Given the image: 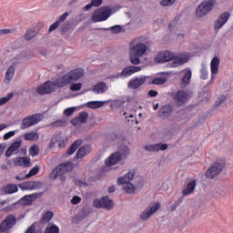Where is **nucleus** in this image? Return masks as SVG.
<instances>
[{
	"label": "nucleus",
	"mask_w": 233,
	"mask_h": 233,
	"mask_svg": "<svg viewBox=\"0 0 233 233\" xmlns=\"http://www.w3.org/2000/svg\"><path fill=\"white\" fill-rule=\"evenodd\" d=\"M59 137H60L57 135V133L54 134L51 137V142L49 143L48 147L54 148V147L56 146V143H57Z\"/></svg>",
	"instance_id": "nucleus-47"
},
{
	"label": "nucleus",
	"mask_w": 233,
	"mask_h": 233,
	"mask_svg": "<svg viewBox=\"0 0 233 233\" xmlns=\"http://www.w3.org/2000/svg\"><path fill=\"white\" fill-rule=\"evenodd\" d=\"M31 165V162H30V158L29 157H22V167H30Z\"/></svg>",
	"instance_id": "nucleus-61"
},
{
	"label": "nucleus",
	"mask_w": 233,
	"mask_h": 233,
	"mask_svg": "<svg viewBox=\"0 0 233 233\" xmlns=\"http://www.w3.org/2000/svg\"><path fill=\"white\" fill-rule=\"evenodd\" d=\"M173 110L174 107L172 106V105L166 104L165 106H162L158 110V117H161V119H167V117H170L172 116Z\"/></svg>",
	"instance_id": "nucleus-14"
},
{
	"label": "nucleus",
	"mask_w": 233,
	"mask_h": 233,
	"mask_svg": "<svg viewBox=\"0 0 233 233\" xmlns=\"http://www.w3.org/2000/svg\"><path fill=\"white\" fill-rule=\"evenodd\" d=\"M68 15H69L68 12L64 13L62 15L58 17V19L56 20V23H58L59 25H61V23H65Z\"/></svg>",
	"instance_id": "nucleus-55"
},
{
	"label": "nucleus",
	"mask_w": 233,
	"mask_h": 233,
	"mask_svg": "<svg viewBox=\"0 0 233 233\" xmlns=\"http://www.w3.org/2000/svg\"><path fill=\"white\" fill-rule=\"evenodd\" d=\"M39 170H41V167L39 166H35L33 168L30 169L29 173L25 174V179H30V177L37 176V174H39Z\"/></svg>",
	"instance_id": "nucleus-32"
},
{
	"label": "nucleus",
	"mask_w": 233,
	"mask_h": 233,
	"mask_svg": "<svg viewBox=\"0 0 233 233\" xmlns=\"http://www.w3.org/2000/svg\"><path fill=\"white\" fill-rule=\"evenodd\" d=\"M24 137L25 141H35V139H39V134L29 132V133H25Z\"/></svg>",
	"instance_id": "nucleus-35"
},
{
	"label": "nucleus",
	"mask_w": 233,
	"mask_h": 233,
	"mask_svg": "<svg viewBox=\"0 0 233 233\" xmlns=\"http://www.w3.org/2000/svg\"><path fill=\"white\" fill-rule=\"evenodd\" d=\"M217 0H203L200 5L196 9L197 17H205V15H208L214 7L217 5Z\"/></svg>",
	"instance_id": "nucleus-5"
},
{
	"label": "nucleus",
	"mask_w": 233,
	"mask_h": 233,
	"mask_svg": "<svg viewBox=\"0 0 233 233\" xmlns=\"http://www.w3.org/2000/svg\"><path fill=\"white\" fill-rule=\"evenodd\" d=\"M136 176V170H131L126 174L125 177H119L117 178V183H121V181L124 182H130L132 179H134V177Z\"/></svg>",
	"instance_id": "nucleus-28"
},
{
	"label": "nucleus",
	"mask_w": 233,
	"mask_h": 233,
	"mask_svg": "<svg viewBox=\"0 0 233 233\" xmlns=\"http://www.w3.org/2000/svg\"><path fill=\"white\" fill-rule=\"evenodd\" d=\"M130 156V148L127 147V146L122 145L118 147V150L115 153H113L109 158L108 161H106V165L107 167H114V165H117L119 161L123 159H127Z\"/></svg>",
	"instance_id": "nucleus-4"
},
{
	"label": "nucleus",
	"mask_w": 233,
	"mask_h": 233,
	"mask_svg": "<svg viewBox=\"0 0 233 233\" xmlns=\"http://www.w3.org/2000/svg\"><path fill=\"white\" fill-rule=\"evenodd\" d=\"M167 148H168V144H163V143L145 146V150H147V152H159V150H161L162 152H165V150H167Z\"/></svg>",
	"instance_id": "nucleus-16"
},
{
	"label": "nucleus",
	"mask_w": 233,
	"mask_h": 233,
	"mask_svg": "<svg viewBox=\"0 0 233 233\" xmlns=\"http://www.w3.org/2000/svg\"><path fill=\"white\" fill-rule=\"evenodd\" d=\"M176 3V0H161V6H172Z\"/></svg>",
	"instance_id": "nucleus-57"
},
{
	"label": "nucleus",
	"mask_w": 233,
	"mask_h": 233,
	"mask_svg": "<svg viewBox=\"0 0 233 233\" xmlns=\"http://www.w3.org/2000/svg\"><path fill=\"white\" fill-rule=\"evenodd\" d=\"M159 208H161V204L159 202H155L154 205L147 208V210H149L150 214H156Z\"/></svg>",
	"instance_id": "nucleus-46"
},
{
	"label": "nucleus",
	"mask_w": 233,
	"mask_h": 233,
	"mask_svg": "<svg viewBox=\"0 0 233 233\" xmlns=\"http://www.w3.org/2000/svg\"><path fill=\"white\" fill-rule=\"evenodd\" d=\"M88 216H90V209H88V208H82L80 212L73 218V223L77 225L81 223L85 218H88Z\"/></svg>",
	"instance_id": "nucleus-17"
},
{
	"label": "nucleus",
	"mask_w": 233,
	"mask_h": 233,
	"mask_svg": "<svg viewBox=\"0 0 233 233\" xmlns=\"http://www.w3.org/2000/svg\"><path fill=\"white\" fill-rule=\"evenodd\" d=\"M37 35V32L35 30H27L25 34V41H32V39H35Z\"/></svg>",
	"instance_id": "nucleus-34"
},
{
	"label": "nucleus",
	"mask_w": 233,
	"mask_h": 233,
	"mask_svg": "<svg viewBox=\"0 0 233 233\" xmlns=\"http://www.w3.org/2000/svg\"><path fill=\"white\" fill-rule=\"evenodd\" d=\"M21 140L14 142L11 146L8 147L7 150L5 151V157H10L15 150H19L21 148Z\"/></svg>",
	"instance_id": "nucleus-19"
},
{
	"label": "nucleus",
	"mask_w": 233,
	"mask_h": 233,
	"mask_svg": "<svg viewBox=\"0 0 233 233\" xmlns=\"http://www.w3.org/2000/svg\"><path fill=\"white\" fill-rule=\"evenodd\" d=\"M35 199L34 198V196L32 194L24 196L18 203H22L23 207H28L34 203Z\"/></svg>",
	"instance_id": "nucleus-26"
},
{
	"label": "nucleus",
	"mask_w": 233,
	"mask_h": 233,
	"mask_svg": "<svg viewBox=\"0 0 233 233\" xmlns=\"http://www.w3.org/2000/svg\"><path fill=\"white\" fill-rule=\"evenodd\" d=\"M83 76H85V70L83 68L73 69L66 75L55 79L53 82L47 80L44 84L38 86L36 92L39 96L52 94V92H56L57 88H65V86H68L71 83L79 81Z\"/></svg>",
	"instance_id": "nucleus-1"
},
{
	"label": "nucleus",
	"mask_w": 233,
	"mask_h": 233,
	"mask_svg": "<svg viewBox=\"0 0 233 233\" xmlns=\"http://www.w3.org/2000/svg\"><path fill=\"white\" fill-rule=\"evenodd\" d=\"M13 162L15 163V167H23V157H15Z\"/></svg>",
	"instance_id": "nucleus-59"
},
{
	"label": "nucleus",
	"mask_w": 233,
	"mask_h": 233,
	"mask_svg": "<svg viewBox=\"0 0 233 233\" xmlns=\"http://www.w3.org/2000/svg\"><path fill=\"white\" fill-rule=\"evenodd\" d=\"M74 24L70 21L66 22L64 25H61L60 32L61 34H66L69 30H71Z\"/></svg>",
	"instance_id": "nucleus-36"
},
{
	"label": "nucleus",
	"mask_w": 233,
	"mask_h": 233,
	"mask_svg": "<svg viewBox=\"0 0 233 233\" xmlns=\"http://www.w3.org/2000/svg\"><path fill=\"white\" fill-rule=\"evenodd\" d=\"M31 187L32 190H37L38 188H42L43 187V182H39V181H31Z\"/></svg>",
	"instance_id": "nucleus-52"
},
{
	"label": "nucleus",
	"mask_w": 233,
	"mask_h": 233,
	"mask_svg": "<svg viewBox=\"0 0 233 233\" xmlns=\"http://www.w3.org/2000/svg\"><path fill=\"white\" fill-rule=\"evenodd\" d=\"M192 79V70L187 69L181 79L183 86L190 85V80Z\"/></svg>",
	"instance_id": "nucleus-30"
},
{
	"label": "nucleus",
	"mask_w": 233,
	"mask_h": 233,
	"mask_svg": "<svg viewBox=\"0 0 233 233\" xmlns=\"http://www.w3.org/2000/svg\"><path fill=\"white\" fill-rule=\"evenodd\" d=\"M59 22L56 21L49 26L48 32L51 33L54 32V30H57V28H59Z\"/></svg>",
	"instance_id": "nucleus-62"
},
{
	"label": "nucleus",
	"mask_w": 233,
	"mask_h": 233,
	"mask_svg": "<svg viewBox=\"0 0 233 233\" xmlns=\"http://www.w3.org/2000/svg\"><path fill=\"white\" fill-rule=\"evenodd\" d=\"M76 112V107H68L64 110V116H66L67 117H70L72 114Z\"/></svg>",
	"instance_id": "nucleus-56"
},
{
	"label": "nucleus",
	"mask_w": 233,
	"mask_h": 233,
	"mask_svg": "<svg viewBox=\"0 0 233 233\" xmlns=\"http://www.w3.org/2000/svg\"><path fill=\"white\" fill-rule=\"evenodd\" d=\"M106 90V83L105 82H99L93 87V92H95V94H105Z\"/></svg>",
	"instance_id": "nucleus-27"
},
{
	"label": "nucleus",
	"mask_w": 233,
	"mask_h": 233,
	"mask_svg": "<svg viewBox=\"0 0 233 233\" xmlns=\"http://www.w3.org/2000/svg\"><path fill=\"white\" fill-rule=\"evenodd\" d=\"M106 30H110L112 34H120L121 30H123V27L121 25H113L110 28H107Z\"/></svg>",
	"instance_id": "nucleus-50"
},
{
	"label": "nucleus",
	"mask_w": 233,
	"mask_h": 233,
	"mask_svg": "<svg viewBox=\"0 0 233 233\" xmlns=\"http://www.w3.org/2000/svg\"><path fill=\"white\" fill-rule=\"evenodd\" d=\"M12 97H14V93H9L6 96L0 98V106L6 105V103L12 99Z\"/></svg>",
	"instance_id": "nucleus-45"
},
{
	"label": "nucleus",
	"mask_w": 233,
	"mask_h": 233,
	"mask_svg": "<svg viewBox=\"0 0 233 233\" xmlns=\"http://www.w3.org/2000/svg\"><path fill=\"white\" fill-rule=\"evenodd\" d=\"M44 233H59V227L56 224H48Z\"/></svg>",
	"instance_id": "nucleus-33"
},
{
	"label": "nucleus",
	"mask_w": 233,
	"mask_h": 233,
	"mask_svg": "<svg viewBox=\"0 0 233 233\" xmlns=\"http://www.w3.org/2000/svg\"><path fill=\"white\" fill-rule=\"evenodd\" d=\"M117 185H122L123 190H125V192H127V194H134V192L136 191V187H134V184H132V182L121 181L117 182Z\"/></svg>",
	"instance_id": "nucleus-22"
},
{
	"label": "nucleus",
	"mask_w": 233,
	"mask_h": 233,
	"mask_svg": "<svg viewBox=\"0 0 233 233\" xmlns=\"http://www.w3.org/2000/svg\"><path fill=\"white\" fill-rule=\"evenodd\" d=\"M155 63H167L168 68H177V66L188 63V56H174V53L168 50L161 51L156 56Z\"/></svg>",
	"instance_id": "nucleus-2"
},
{
	"label": "nucleus",
	"mask_w": 233,
	"mask_h": 233,
	"mask_svg": "<svg viewBox=\"0 0 233 233\" xmlns=\"http://www.w3.org/2000/svg\"><path fill=\"white\" fill-rule=\"evenodd\" d=\"M19 190V187L15 184H7L2 187V192L5 194H15Z\"/></svg>",
	"instance_id": "nucleus-23"
},
{
	"label": "nucleus",
	"mask_w": 233,
	"mask_h": 233,
	"mask_svg": "<svg viewBox=\"0 0 233 233\" xmlns=\"http://www.w3.org/2000/svg\"><path fill=\"white\" fill-rule=\"evenodd\" d=\"M56 136L60 137H58L57 143H58V148H65L68 145V140L65 139L61 134H57Z\"/></svg>",
	"instance_id": "nucleus-37"
},
{
	"label": "nucleus",
	"mask_w": 233,
	"mask_h": 233,
	"mask_svg": "<svg viewBox=\"0 0 233 233\" xmlns=\"http://www.w3.org/2000/svg\"><path fill=\"white\" fill-rule=\"evenodd\" d=\"M125 105V100H115L112 104V106L115 108H121Z\"/></svg>",
	"instance_id": "nucleus-58"
},
{
	"label": "nucleus",
	"mask_w": 233,
	"mask_h": 233,
	"mask_svg": "<svg viewBox=\"0 0 233 233\" xmlns=\"http://www.w3.org/2000/svg\"><path fill=\"white\" fill-rule=\"evenodd\" d=\"M225 168V160L218 159L216 162H214L206 172V177L208 179H214L216 176H219L221 172H223V169Z\"/></svg>",
	"instance_id": "nucleus-8"
},
{
	"label": "nucleus",
	"mask_w": 233,
	"mask_h": 233,
	"mask_svg": "<svg viewBox=\"0 0 233 233\" xmlns=\"http://www.w3.org/2000/svg\"><path fill=\"white\" fill-rule=\"evenodd\" d=\"M15 72V67H14V66H11L6 73H5V79H7L8 81H10V79H12L14 77V74Z\"/></svg>",
	"instance_id": "nucleus-44"
},
{
	"label": "nucleus",
	"mask_w": 233,
	"mask_h": 233,
	"mask_svg": "<svg viewBox=\"0 0 233 233\" xmlns=\"http://www.w3.org/2000/svg\"><path fill=\"white\" fill-rule=\"evenodd\" d=\"M179 205H181V198H178L177 201H175L171 205V211L174 212V210H176V208H177V207H179Z\"/></svg>",
	"instance_id": "nucleus-63"
},
{
	"label": "nucleus",
	"mask_w": 233,
	"mask_h": 233,
	"mask_svg": "<svg viewBox=\"0 0 233 233\" xmlns=\"http://www.w3.org/2000/svg\"><path fill=\"white\" fill-rule=\"evenodd\" d=\"M147 53V45L141 43L139 38H135L129 43V61L132 65H140L141 60Z\"/></svg>",
	"instance_id": "nucleus-3"
},
{
	"label": "nucleus",
	"mask_w": 233,
	"mask_h": 233,
	"mask_svg": "<svg viewBox=\"0 0 233 233\" xmlns=\"http://www.w3.org/2000/svg\"><path fill=\"white\" fill-rule=\"evenodd\" d=\"M168 81L167 76L156 77L152 80L151 85H165Z\"/></svg>",
	"instance_id": "nucleus-38"
},
{
	"label": "nucleus",
	"mask_w": 233,
	"mask_h": 233,
	"mask_svg": "<svg viewBox=\"0 0 233 233\" xmlns=\"http://www.w3.org/2000/svg\"><path fill=\"white\" fill-rule=\"evenodd\" d=\"M175 101L177 103H181L182 105H185L188 101V93H187L185 90H178L175 96H174Z\"/></svg>",
	"instance_id": "nucleus-18"
},
{
	"label": "nucleus",
	"mask_w": 233,
	"mask_h": 233,
	"mask_svg": "<svg viewBox=\"0 0 233 233\" xmlns=\"http://www.w3.org/2000/svg\"><path fill=\"white\" fill-rule=\"evenodd\" d=\"M14 32H15V28L0 29V37H3V35H7L8 34H14Z\"/></svg>",
	"instance_id": "nucleus-53"
},
{
	"label": "nucleus",
	"mask_w": 233,
	"mask_h": 233,
	"mask_svg": "<svg viewBox=\"0 0 233 233\" xmlns=\"http://www.w3.org/2000/svg\"><path fill=\"white\" fill-rule=\"evenodd\" d=\"M32 181H27L18 184V187L21 190H32Z\"/></svg>",
	"instance_id": "nucleus-41"
},
{
	"label": "nucleus",
	"mask_w": 233,
	"mask_h": 233,
	"mask_svg": "<svg viewBox=\"0 0 233 233\" xmlns=\"http://www.w3.org/2000/svg\"><path fill=\"white\" fill-rule=\"evenodd\" d=\"M15 223H17L15 215H8L5 219L0 223V233H10V228H13Z\"/></svg>",
	"instance_id": "nucleus-11"
},
{
	"label": "nucleus",
	"mask_w": 233,
	"mask_h": 233,
	"mask_svg": "<svg viewBox=\"0 0 233 233\" xmlns=\"http://www.w3.org/2000/svg\"><path fill=\"white\" fill-rule=\"evenodd\" d=\"M150 216H152V213H150L148 209H145L140 214V219H142V221H147V219L150 218Z\"/></svg>",
	"instance_id": "nucleus-48"
},
{
	"label": "nucleus",
	"mask_w": 233,
	"mask_h": 233,
	"mask_svg": "<svg viewBox=\"0 0 233 233\" xmlns=\"http://www.w3.org/2000/svg\"><path fill=\"white\" fill-rule=\"evenodd\" d=\"M196 188V180H192L187 185V188L182 190L183 196H188L194 192Z\"/></svg>",
	"instance_id": "nucleus-29"
},
{
	"label": "nucleus",
	"mask_w": 233,
	"mask_h": 233,
	"mask_svg": "<svg viewBox=\"0 0 233 233\" xmlns=\"http://www.w3.org/2000/svg\"><path fill=\"white\" fill-rule=\"evenodd\" d=\"M81 88H83V84L81 83H73L70 85V90L72 92H78Z\"/></svg>",
	"instance_id": "nucleus-49"
},
{
	"label": "nucleus",
	"mask_w": 233,
	"mask_h": 233,
	"mask_svg": "<svg viewBox=\"0 0 233 233\" xmlns=\"http://www.w3.org/2000/svg\"><path fill=\"white\" fill-rule=\"evenodd\" d=\"M41 119H43V115L41 114H35L25 117L22 120L21 130L30 128V127H35V125H37V123H39Z\"/></svg>",
	"instance_id": "nucleus-10"
},
{
	"label": "nucleus",
	"mask_w": 233,
	"mask_h": 233,
	"mask_svg": "<svg viewBox=\"0 0 233 233\" xmlns=\"http://www.w3.org/2000/svg\"><path fill=\"white\" fill-rule=\"evenodd\" d=\"M200 74V79L205 80L208 77V70L207 69V65H205V63L201 64Z\"/></svg>",
	"instance_id": "nucleus-40"
},
{
	"label": "nucleus",
	"mask_w": 233,
	"mask_h": 233,
	"mask_svg": "<svg viewBox=\"0 0 233 233\" xmlns=\"http://www.w3.org/2000/svg\"><path fill=\"white\" fill-rule=\"evenodd\" d=\"M77 117H78V120H80V123L85 124L86 123V121H88V112L86 111L80 112Z\"/></svg>",
	"instance_id": "nucleus-43"
},
{
	"label": "nucleus",
	"mask_w": 233,
	"mask_h": 233,
	"mask_svg": "<svg viewBox=\"0 0 233 233\" xmlns=\"http://www.w3.org/2000/svg\"><path fill=\"white\" fill-rule=\"evenodd\" d=\"M177 23H179V18L176 17L173 21H171L169 24H168V30H174V28H176Z\"/></svg>",
	"instance_id": "nucleus-54"
},
{
	"label": "nucleus",
	"mask_w": 233,
	"mask_h": 233,
	"mask_svg": "<svg viewBox=\"0 0 233 233\" xmlns=\"http://www.w3.org/2000/svg\"><path fill=\"white\" fill-rule=\"evenodd\" d=\"M136 72H141V66H127L122 70L121 73H118L113 76L112 77H114V79H119V77H130V76H132V74H136Z\"/></svg>",
	"instance_id": "nucleus-12"
},
{
	"label": "nucleus",
	"mask_w": 233,
	"mask_h": 233,
	"mask_svg": "<svg viewBox=\"0 0 233 233\" xmlns=\"http://www.w3.org/2000/svg\"><path fill=\"white\" fill-rule=\"evenodd\" d=\"M72 170H74V163L68 161L59 164L50 174V179H57L59 176L67 174V172H72Z\"/></svg>",
	"instance_id": "nucleus-7"
},
{
	"label": "nucleus",
	"mask_w": 233,
	"mask_h": 233,
	"mask_svg": "<svg viewBox=\"0 0 233 233\" xmlns=\"http://www.w3.org/2000/svg\"><path fill=\"white\" fill-rule=\"evenodd\" d=\"M81 145H83V139L80 138V139H77V140L74 141L72 143V145L69 147V148L67 149V152H66L67 156L74 155L76 153V150H77V148Z\"/></svg>",
	"instance_id": "nucleus-21"
},
{
	"label": "nucleus",
	"mask_w": 233,
	"mask_h": 233,
	"mask_svg": "<svg viewBox=\"0 0 233 233\" xmlns=\"http://www.w3.org/2000/svg\"><path fill=\"white\" fill-rule=\"evenodd\" d=\"M35 225H37V222H34L25 231V233H43V230L41 228H38L35 230Z\"/></svg>",
	"instance_id": "nucleus-42"
},
{
	"label": "nucleus",
	"mask_w": 233,
	"mask_h": 233,
	"mask_svg": "<svg viewBox=\"0 0 233 233\" xmlns=\"http://www.w3.org/2000/svg\"><path fill=\"white\" fill-rule=\"evenodd\" d=\"M87 108H92L94 110L97 108H101L102 106H105V101H90L86 103Z\"/></svg>",
	"instance_id": "nucleus-31"
},
{
	"label": "nucleus",
	"mask_w": 233,
	"mask_h": 233,
	"mask_svg": "<svg viewBox=\"0 0 233 233\" xmlns=\"http://www.w3.org/2000/svg\"><path fill=\"white\" fill-rule=\"evenodd\" d=\"M112 14H114V12L112 11L111 7L106 5L96 10L92 15L91 19L94 21V23H101L103 21H106V19H108Z\"/></svg>",
	"instance_id": "nucleus-6"
},
{
	"label": "nucleus",
	"mask_w": 233,
	"mask_h": 233,
	"mask_svg": "<svg viewBox=\"0 0 233 233\" xmlns=\"http://www.w3.org/2000/svg\"><path fill=\"white\" fill-rule=\"evenodd\" d=\"M227 101V96L225 95L219 96L218 99L215 102V106L218 108L222 103H225Z\"/></svg>",
	"instance_id": "nucleus-51"
},
{
	"label": "nucleus",
	"mask_w": 233,
	"mask_h": 233,
	"mask_svg": "<svg viewBox=\"0 0 233 233\" xmlns=\"http://www.w3.org/2000/svg\"><path fill=\"white\" fill-rule=\"evenodd\" d=\"M229 17H230V13L228 12L222 13L214 23L215 30H219V28H221L224 25H226Z\"/></svg>",
	"instance_id": "nucleus-15"
},
{
	"label": "nucleus",
	"mask_w": 233,
	"mask_h": 233,
	"mask_svg": "<svg viewBox=\"0 0 233 233\" xmlns=\"http://www.w3.org/2000/svg\"><path fill=\"white\" fill-rule=\"evenodd\" d=\"M219 63H221V60H219V57L214 56L211 60L210 68H211V74H218L219 72Z\"/></svg>",
	"instance_id": "nucleus-24"
},
{
	"label": "nucleus",
	"mask_w": 233,
	"mask_h": 233,
	"mask_svg": "<svg viewBox=\"0 0 233 233\" xmlns=\"http://www.w3.org/2000/svg\"><path fill=\"white\" fill-rule=\"evenodd\" d=\"M55 214L53 211H46L39 220L40 225H46V223H50Z\"/></svg>",
	"instance_id": "nucleus-25"
},
{
	"label": "nucleus",
	"mask_w": 233,
	"mask_h": 233,
	"mask_svg": "<svg viewBox=\"0 0 233 233\" xmlns=\"http://www.w3.org/2000/svg\"><path fill=\"white\" fill-rule=\"evenodd\" d=\"M95 208H106V210H112L114 208V200L110 199L108 196H104L100 199L96 198L93 201Z\"/></svg>",
	"instance_id": "nucleus-9"
},
{
	"label": "nucleus",
	"mask_w": 233,
	"mask_h": 233,
	"mask_svg": "<svg viewBox=\"0 0 233 233\" xmlns=\"http://www.w3.org/2000/svg\"><path fill=\"white\" fill-rule=\"evenodd\" d=\"M147 79H148V76L135 77L128 82L127 86L131 88V90H137L139 86H143V85L147 83Z\"/></svg>",
	"instance_id": "nucleus-13"
},
{
	"label": "nucleus",
	"mask_w": 233,
	"mask_h": 233,
	"mask_svg": "<svg viewBox=\"0 0 233 233\" xmlns=\"http://www.w3.org/2000/svg\"><path fill=\"white\" fill-rule=\"evenodd\" d=\"M39 152H40V149L38 145L34 144L29 148V154L32 156V157H35V156H39Z\"/></svg>",
	"instance_id": "nucleus-39"
},
{
	"label": "nucleus",
	"mask_w": 233,
	"mask_h": 233,
	"mask_svg": "<svg viewBox=\"0 0 233 233\" xmlns=\"http://www.w3.org/2000/svg\"><path fill=\"white\" fill-rule=\"evenodd\" d=\"M14 136H15V131H9L4 135L3 139L6 141L10 139V137H14Z\"/></svg>",
	"instance_id": "nucleus-60"
},
{
	"label": "nucleus",
	"mask_w": 233,
	"mask_h": 233,
	"mask_svg": "<svg viewBox=\"0 0 233 233\" xmlns=\"http://www.w3.org/2000/svg\"><path fill=\"white\" fill-rule=\"evenodd\" d=\"M72 205H77L78 203H81V197L74 196L71 199Z\"/></svg>",
	"instance_id": "nucleus-64"
},
{
	"label": "nucleus",
	"mask_w": 233,
	"mask_h": 233,
	"mask_svg": "<svg viewBox=\"0 0 233 233\" xmlns=\"http://www.w3.org/2000/svg\"><path fill=\"white\" fill-rule=\"evenodd\" d=\"M90 150V146L88 145L80 147L76 154V158L82 159V157H85V156H88Z\"/></svg>",
	"instance_id": "nucleus-20"
}]
</instances>
